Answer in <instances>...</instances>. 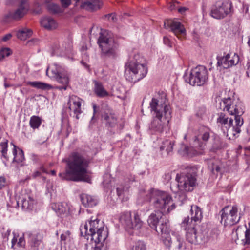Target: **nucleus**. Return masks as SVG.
<instances>
[{"label":"nucleus","instance_id":"f257e3e1","mask_svg":"<svg viewBox=\"0 0 250 250\" xmlns=\"http://www.w3.org/2000/svg\"><path fill=\"white\" fill-rule=\"evenodd\" d=\"M90 162L89 158L84 154L72 152L66 160L68 169L65 172L60 173L59 176L66 180L89 182L90 180L86 175Z\"/></svg>","mask_w":250,"mask_h":250},{"label":"nucleus","instance_id":"f03ea898","mask_svg":"<svg viewBox=\"0 0 250 250\" xmlns=\"http://www.w3.org/2000/svg\"><path fill=\"white\" fill-rule=\"evenodd\" d=\"M150 106L155 116L151 123L150 129L157 133H162L167 126L171 119V111L166 94L159 92L156 97L152 98Z\"/></svg>","mask_w":250,"mask_h":250},{"label":"nucleus","instance_id":"7ed1b4c3","mask_svg":"<svg viewBox=\"0 0 250 250\" xmlns=\"http://www.w3.org/2000/svg\"><path fill=\"white\" fill-rule=\"evenodd\" d=\"M100 221L97 218L93 219V217L86 221L83 226L80 227L81 235L87 240L90 239L91 242L104 243L108 236V231L102 222L99 223Z\"/></svg>","mask_w":250,"mask_h":250},{"label":"nucleus","instance_id":"20e7f679","mask_svg":"<svg viewBox=\"0 0 250 250\" xmlns=\"http://www.w3.org/2000/svg\"><path fill=\"white\" fill-rule=\"evenodd\" d=\"M145 196V201L151 202L155 210L168 214L175 208L171 196L167 192L151 189Z\"/></svg>","mask_w":250,"mask_h":250},{"label":"nucleus","instance_id":"39448f33","mask_svg":"<svg viewBox=\"0 0 250 250\" xmlns=\"http://www.w3.org/2000/svg\"><path fill=\"white\" fill-rule=\"evenodd\" d=\"M143 61L144 58L139 54L134 55L125 70V76L127 81L135 83L146 76L147 68Z\"/></svg>","mask_w":250,"mask_h":250},{"label":"nucleus","instance_id":"423d86ee","mask_svg":"<svg viewBox=\"0 0 250 250\" xmlns=\"http://www.w3.org/2000/svg\"><path fill=\"white\" fill-rule=\"evenodd\" d=\"M198 171L196 166H188L185 167L182 172L177 174L176 181L177 184L175 185L178 190L186 192L193 190L197 185Z\"/></svg>","mask_w":250,"mask_h":250},{"label":"nucleus","instance_id":"0eeeda50","mask_svg":"<svg viewBox=\"0 0 250 250\" xmlns=\"http://www.w3.org/2000/svg\"><path fill=\"white\" fill-rule=\"evenodd\" d=\"M97 43L101 50L102 57L110 59H115L117 57L119 45L111 32L102 30Z\"/></svg>","mask_w":250,"mask_h":250},{"label":"nucleus","instance_id":"6e6552de","mask_svg":"<svg viewBox=\"0 0 250 250\" xmlns=\"http://www.w3.org/2000/svg\"><path fill=\"white\" fill-rule=\"evenodd\" d=\"M210 138H212L213 139V143L212 144L213 149L217 150L221 148L222 142L219 136L212 132L210 128L205 126L200 127L198 134L194 137L193 140L194 147L201 150H204Z\"/></svg>","mask_w":250,"mask_h":250},{"label":"nucleus","instance_id":"1a4fd4ad","mask_svg":"<svg viewBox=\"0 0 250 250\" xmlns=\"http://www.w3.org/2000/svg\"><path fill=\"white\" fill-rule=\"evenodd\" d=\"M183 78L186 83L191 85L202 86L207 81L208 70L204 66L198 65L192 69L189 74L186 72Z\"/></svg>","mask_w":250,"mask_h":250},{"label":"nucleus","instance_id":"9d476101","mask_svg":"<svg viewBox=\"0 0 250 250\" xmlns=\"http://www.w3.org/2000/svg\"><path fill=\"white\" fill-rule=\"evenodd\" d=\"M165 214V213L154 210L147 219L149 226L158 233L167 234L169 232V220Z\"/></svg>","mask_w":250,"mask_h":250},{"label":"nucleus","instance_id":"9b49d317","mask_svg":"<svg viewBox=\"0 0 250 250\" xmlns=\"http://www.w3.org/2000/svg\"><path fill=\"white\" fill-rule=\"evenodd\" d=\"M221 216V223L225 226H231L237 223L243 213L239 212L237 206H227L219 212Z\"/></svg>","mask_w":250,"mask_h":250},{"label":"nucleus","instance_id":"f8f14e48","mask_svg":"<svg viewBox=\"0 0 250 250\" xmlns=\"http://www.w3.org/2000/svg\"><path fill=\"white\" fill-rule=\"evenodd\" d=\"M232 2L229 0L217 1L211 7L210 15L216 19H223L232 12Z\"/></svg>","mask_w":250,"mask_h":250},{"label":"nucleus","instance_id":"ddd939ff","mask_svg":"<svg viewBox=\"0 0 250 250\" xmlns=\"http://www.w3.org/2000/svg\"><path fill=\"white\" fill-rule=\"evenodd\" d=\"M46 74L52 77L55 78L57 81L62 83L63 85L58 86L56 88L59 90H65L69 83V77L67 72L61 66L54 64L52 66L46 70Z\"/></svg>","mask_w":250,"mask_h":250},{"label":"nucleus","instance_id":"4468645a","mask_svg":"<svg viewBox=\"0 0 250 250\" xmlns=\"http://www.w3.org/2000/svg\"><path fill=\"white\" fill-rule=\"evenodd\" d=\"M119 219L121 224L127 229H132L138 230L142 228L144 225V222L141 220L138 212L136 211L133 212V220L131 212L129 211L122 213Z\"/></svg>","mask_w":250,"mask_h":250},{"label":"nucleus","instance_id":"2eb2a0df","mask_svg":"<svg viewBox=\"0 0 250 250\" xmlns=\"http://www.w3.org/2000/svg\"><path fill=\"white\" fill-rule=\"evenodd\" d=\"M220 107L223 111H227L230 115L243 114L244 109L240 102L236 101L234 98L228 97L223 98L220 102Z\"/></svg>","mask_w":250,"mask_h":250},{"label":"nucleus","instance_id":"dca6fc26","mask_svg":"<svg viewBox=\"0 0 250 250\" xmlns=\"http://www.w3.org/2000/svg\"><path fill=\"white\" fill-rule=\"evenodd\" d=\"M27 0H20L18 8L15 11H10L5 14L3 18L5 22H9L12 20H18L22 18L26 14V4Z\"/></svg>","mask_w":250,"mask_h":250},{"label":"nucleus","instance_id":"f3484780","mask_svg":"<svg viewBox=\"0 0 250 250\" xmlns=\"http://www.w3.org/2000/svg\"><path fill=\"white\" fill-rule=\"evenodd\" d=\"M101 120L108 128L114 127L117 123V118L112 110L108 106H103L101 111Z\"/></svg>","mask_w":250,"mask_h":250},{"label":"nucleus","instance_id":"a211bd4d","mask_svg":"<svg viewBox=\"0 0 250 250\" xmlns=\"http://www.w3.org/2000/svg\"><path fill=\"white\" fill-rule=\"evenodd\" d=\"M164 26L166 29L170 30L178 38H181L186 34V29L183 24L177 20H168L164 21Z\"/></svg>","mask_w":250,"mask_h":250},{"label":"nucleus","instance_id":"6ab92c4d","mask_svg":"<svg viewBox=\"0 0 250 250\" xmlns=\"http://www.w3.org/2000/svg\"><path fill=\"white\" fill-rule=\"evenodd\" d=\"M239 61V57L238 54L234 53L231 57L229 54H227L225 56L220 58L217 57V66L224 69H227L236 65Z\"/></svg>","mask_w":250,"mask_h":250},{"label":"nucleus","instance_id":"aec40b11","mask_svg":"<svg viewBox=\"0 0 250 250\" xmlns=\"http://www.w3.org/2000/svg\"><path fill=\"white\" fill-rule=\"evenodd\" d=\"M82 101L79 97L75 95H72L70 96L68 102L69 109L70 111L73 112L74 116H75L77 119H79L78 116L82 113L81 109Z\"/></svg>","mask_w":250,"mask_h":250},{"label":"nucleus","instance_id":"412c9836","mask_svg":"<svg viewBox=\"0 0 250 250\" xmlns=\"http://www.w3.org/2000/svg\"><path fill=\"white\" fill-rule=\"evenodd\" d=\"M190 218L189 216L185 218L181 224L182 227L184 228V229L187 230L186 238L187 240L190 243L194 244L193 242L194 239L196 240V229L194 226H191L189 224Z\"/></svg>","mask_w":250,"mask_h":250},{"label":"nucleus","instance_id":"4be33fe9","mask_svg":"<svg viewBox=\"0 0 250 250\" xmlns=\"http://www.w3.org/2000/svg\"><path fill=\"white\" fill-rule=\"evenodd\" d=\"M217 122L219 126L221 127L224 132L229 131L230 133H232L231 128L233 122L232 118H229L224 113H220L217 119Z\"/></svg>","mask_w":250,"mask_h":250},{"label":"nucleus","instance_id":"5701e85b","mask_svg":"<svg viewBox=\"0 0 250 250\" xmlns=\"http://www.w3.org/2000/svg\"><path fill=\"white\" fill-rule=\"evenodd\" d=\"M12 154L14 156L12 163H16L18 168L25 165L24 163L25 157L23 151L22 149L18 148L16 145H13Z\"/></svg>","mask_w":250,"mask_h":250},{"label":"nucleus","instance_id":"b1692460","mask_svg":"<svg viewBox=\"0 0 250 250\" xmlns=\"http://www.w3.org/2000/svg\"><path fill=\"white\" fill-rule=\"evenodd\" d=\"M61 244H63L64 250H75V248L71 243V236L70 232L68 230L63 232L61 236Z\"/></svg>","mask_w":250,"mask_h":250},{"label":"nucleus","instance_id":"393cba45","mask_svg":"<svg viewBox=\"0 0 250 250\" xmlns=\"http://www.w3.org/2000/svg\"><path fill=\"white\" fill-rule=\"evenodd\" d=\"M172 240L173 246L178 250L186 249V244L182 235L178 232H172Z\"/></svg>","mask_w":250,"mask_h":250},{"label":"nucleus","instance_id":"a878e982","mask_svg":"<svg viewBox=\"0 0 250 250\" xmlns=\"http://www.w3.org/2000/svg\"><path fill=\"white\" fill-rule=\"evenodd\" d=\"M102 3L100 0H89L83 2L81 7L88 11H95L100 9Z\"/></svg>","mask_w":250,"mask_h":250},{"label":"nucleus","instance_id":"bb28decb","mask_svg":"<svg viewBox=\"0 0 250 250\" xmlns=\"http://www.w3.org/2000/svg\"><path fill=\"white\" fill-rule=\"evenodd\" d=\"M51 208L58 214H66L69 212V208L65 203H53L51 204Z\"/></svg>","mask_w":250,"mask_h":250},{"label":"nucleus","instance_id":"cd10ccee","mask_svg":"<svg viewBox=\"0 0 250 250\" xmlns=\"http://www.w3.org/2000/svg\"><path fill=\"white\" fill-rule=\"evenodd\" d=\"M82 204L85 207H93L98 203V199L94 196L86 194H82L81 196Z\"/></svg>","mask_w":250,"mask_h":250},{"label":"nucleus","instance_id":"c85d7f7f","mask_svg":"<svg viewBox=\"0 0 250 250\" xmlns=\"http://www.w3.org/2000/svg\"><path fill=\"white\" fill-rule=\"evenodd\" d=\"M174 142L170 140H166L162 142L160 149L162 155L166 156L169 155L173 150Z\"/></svg>","mask_w":250,"mask_h":250},{"label":"nucleus","instance_id":"c756f323","mask_svg":"<svg viewBox=\"0 0 250 250\" xmlns=\"http://www.w3.org/2000/svg\"><path fill=\"white\" fill-rule=\"evenodd\" d=\"M30 244L35 250H38L40 246L42 243L43 236L40 233L35 234H30Z\"/></svg>","mask_w":250,"mask_h":250},{"label":"nucleus","instance_id":"7c9ffc66","mask_svg":"<svg viewBox=\"0 0 250 250\" xmlns=\"http://www.w3.org/2000/svg\"><path fill=\"white\" fill-rule=\"evenodd\" d=\"M41 25L47 30L55 29L57 27L56 21L50 17H45L41 20Z\"/></svg>","mask_w":250,"mask_h":250},{"label":"nucleus","instance_id":"2f4dec72","mask_svg":"<svg viewBox=\"0 0 250 250\" xmlns=\"http://www.w3.org/2000/svg\"><path fill=\"white\" fill-rule=\"evenodd\" d=\"M170 188L172 192L176 194L175 198L177 199V201L179 203V205L180 206L182 205L187 201L188 198L185 191L178 190V188L174 185L171 186Z\"/></svg>","mask_w":250,"mask_h":250},{"label":"nucleus","instance_id":"473e14b6","mask_svg":"<svg viewBox=\"0 0 250 250\" xmlns=\"http://www.w3.org/2000/svg\"><path fill=\"white\" fill-rule=\"evenodd\" d=\"M190 212L191 222L193 221L195 222L199 221L203 217L201 209L197 206H191Z\"/></svg>","mask_w":250,"mask_h":250},{"label":"nucleus","instance_id":"72a5a7b5","mask_svg":"<svg viewBox=\"0 0 250 250\" xmlns=\"http://www.w3.org/2000/svg\"><path fill=\"white\" fill-rule=\"evenodd\" d=\"M243 114H237L234 115L235 120V125L234 126L232 125V133L234 136H235L236 134H238L241 132L240 127L243 124V120L241 117Z\"/></svg>","mask_w":250,"mask_h":250},{"label":"nucleus","instance_id":"f704fd0d","mask_svg":"<svg viewBox=\"0 0 250 250\" xmlns=\"http://www.w3.org/2000/svg\"><path fill=\"white\" fill-rule=\"evenodd\" d=\"M94 92L96 95L100 98L104 97L108 95V93L104 88L103 85L97 82L95 83Z\"/></svg>","mask_w":250,"mask_h":250},{"label":"nucleus","instance_id":"c9c22d12","mask_svg":"<svg viewBox=\"0 0 250 250\" xmlns=\"http://www.w3.org/2000/svg\"><path fill=\"white\" fill-rule=\"evenodd\" d=\"M196 240L194 239V244H203L208 241L207 233L204 231H197L196 230Z\"/></svg>","mask_w":250,"mask_h":250},{"label":"nucleus","instance_id":"e433bc0d","mask_svg":"<svg viewBox=\"0 0 250 250\" xmlns=\"http://www.w3.org/2000/svg\"><path fill=\"white\" fill-rule=\"evenodd\" d=\"M21 202L23 209L31 210L33 209L35 201L31 197L28 196L27 199H23Z\"/></svg>","mask_w":250,"mask_h":250},{"label":"nucleus","instance_id":"4c0bfd02","mask_svg":"<svg viewBox=\"0 0 250 250\" xmlns=\"http://www.w3.org/2000/svg\"><path fill=\"white\" fill-rule=\"evenodd\" d=\"M28 84L32 87L42 90H49L52 87V86L49 84L37 81L29 82Z\"/></svg>","mask_w":250,"mask_h":250},{"label":"nucleus","instance_id":"58836bf2","mask_svg":"<svg viewBox=\"0 0 250 250\" xmlns=\"http://www.w3.org/2000/svg\"><path fill=\"white\" fill-rule=\"evenodd\" d=\"M42 124V119L38 116H32L29 121L30 126L33 129H38Z\"/></svg>","mask_w":250,"mask_h":250},{"label":"nucleus","instance_id":"ea45409f","mask_svg":"<svg viewBox=\"0 0 250 250\" xmlns=\"http://www.w3.org/2000/svg\"><path fill=\"white\" fill-rule=\"evenodd\" d=\"M222 166V164L219 160H214L210 162L208 167L212 172L215 174V171L217 173L221 171Z\"/></svg>","mask_w":250,"mask_h":250},{"label":"nucleus","instance_id":"a19ab883","mask_svg":"<svg viewBox=\"0 0 250 250\" xmlns=\"http://www.w3.org/2000/svg\"><path fill=\"white\" fill-rule=\"evenodd\" d=\"M32 34V31L28 28H24L19 30L17 33V37L21 40H24L30 37Z\"/></svg>","mask_w":250,"mask_h":250},{"label":"nucleus","instance_id":"79ce46f5","mask_svg":"<svg viewBox=\"0 0 250 250\" xmlns=\"http://www.w3.org/2000/svg\"><path fill=\"white\" fill-rule=\"evenodd\" d=\"M52 0H45L47 3V8L48 10L53 13H58L61 12V9L57 4L54 3H50Z\"/></svg>","mask_w":250,"mask_h":250},{"label":"nucleus","instance_id":"37998d69","mask_svg":"<svg viewBox=\"0 0 250 250\" xmlns=\"http://www.w3.org/2000/svg\"><path fill=\"white\" fill-rule=\"evenodd\" d=\"M183 149L182 148L179 150V152L181 153V154L188 155L190 156L195 155L197 154V152L196 151H193V148L191 147H189L187 146H183Z\"/></svg>","mask_w":250,"mask_h":250},{"label":"nucleus","instance_id":"c03bdc74","mask_svg":"<svg viewBox=\"0 0 250 250\" xmlns=\"http://www.w3.org/2000/svg\"><path fill=\"white\" fill-rule=\"evenodd\" d=\"M103 246V243H94L86 244L85 245V250H101V248Z\"/></svg>","mask_w":250,"mask_h":250},{"label":"nucleus","instance_id":"a18cd8bd","mask_svg":"<svg viewBox=\"0 0 250 250\" xmlns=\"http://www.w3.org/2000/svg\"><path fill=\"white\" fill-rule=\"evenodd\" d=\"M62 48L64 49L66 53L70 54L73 55L72 50V42L69 39H67L62 44Z\"/></svg>","mask_w":250,"mask_h":250},{"label":"nucleus","instance_id":"49530a36","mask_svg":"<svg viewBox=\"0 0 250 250\" xmlns=\"http://www.w3.org/2000/svg\"><path fill=\"white\" fill-rule=\"evenodd\" d=\"M129 188L130 186L128 184H126L125 186L120 185L116 188L117 195L120 197L125 194L128 191Z\"/></svg>","mask_w":250,"mask_h":250},{"label":"nucleus","instance_id":"de8ad7c7","mask_svg":"<svg viewBox=\"0 0 250 250\" xmlns=\"http://www.w3.org/2000/svg\"><path fill=\"white\" fill-rule=\"evenodd\" d=\"M249 228L247 229L245 232V238L242 239L243 245H250V223H249Z\"/></svg>","mask_w":250,"mask_h":250},{"label":"nucleus","instance_id":"09e8293b","mask_svg":"<svg viewBox=\"0 0 250 250\" xmlns=\"http://www.w3.org/2000/svg\"><path fill=\"white\" fill-rule=\"evenodd\" d=\"M12 54V51L9 48H3L0 50V61L6 57L10 56Z\"/></svg>","mask_w":250,"mask_h":250},{"label":"nucleus","instance_id":"8fccbe9b","mask_svg":"<svg viewBox=\"0 0 250 250\" xmlns=\"http://www.w3.org/2000/svg\"><path fill=\"white\" fill-rule=\"evenodd\" d=\"M130 250H146V247L143 242L139 241L135 243Z\"/></svg>","mask_w":250,"mask_h":250},{"label":"nucleus","instance_id":"3c124183","mask_svg":"<svg viewBox=\"0 0 250 250\" xmlns=\"http://www.w3.org/2000/svg\"><path fill=\"white\" fill-rule=\"evenodd\" d=\"M8 140L6 139H3L0 142V151L3 152L5 151H8Z\"/></svg>","mask_w":250,"mask_h":250},{"label":"nucleus","instance_id":"603ef678","mask_svg":"<svg viewBox=\"0 0 250 250\" xmlns=\"http://www.w3.org/2000/svg\"><path fill=\"white\" fill-rule=\"evenodd\" d=\"M7 151H8L0 152L1 153V159L5 166H7V163L9 160Z\"/></svg>","mask_w":250,"mask_h":250},{"label":"nucleus","instance_id":"864d4df0","mask_svg":"<svg viewBox=\"0 0 250 250\" xmlns=\"http://www.w3.org/2000/svg\"><path fill=\"white\" fill-rule=\"evenodd\" d=\"M165 245L168 249H170L172 244V235L171 237H167L163 240Z\"/></svg>","mask_w":250,"mask_h":250},{"label":"nucleus","instance_id":"5fc2aeb1","mask_svg":"<svg viewBox=\"0 0 250 250\" xmlns=\"http://www.w3.org/2000/svg\"><path fill=\"white\" fill-rule=\"evenodd\" d=\"M25 240L24 237V235L20 237L19 239V241L17 242V247L19 248H24L25 246Z\"/></svg>","mask_w":250,"mask_h":250},{"label":"nucleus","instance_id":"6e6d98bb","mask_svg":"<svg viewBox=\"0 0 250 250\" xmlns=\"http://www.w3.org/2000/svg\"><path fill=\"white\" fill-rule=\"evenodd\" d=\"M105 18L107 19L109 21L115 22L117 21V18L115 14L111 13L105 15Z\"/></svg>","mask_w":250,"mask_h":250},{"label":"nucleus","instance_id":"4d7b16f0","mask_svg":"<svg viewBox=\"0 0 250 250\" xmlns=\"http://www.w3.org/2000/svg\"><path fill=\"white\" fill-rule=\"evenodd\" d=\"M12 234L13 235V238L11 241V248L15 249L14 246L17 242V237L18 235L17 233L14 231L13 232Z\"/></svg>","mask_w":250,"mask_h":250},{"label":"nucleus","instance_id":"13d9d810","mask_svg":"<svg viewBox=\"0 0 250 250\" xmlns=\"http://www.w3.org/2000/svg\"><path fill=\"white\" fill-rule=\"evenodd\" d=\"M6 185V179L4 176H0V189H1Z\"/></svg>","mask_w":250,"mask_h":250},{"label":"nucleus","instance_id":"bf43d9fd","mask_svg":"<svg viewBox=\"0 0 250 250\" xmlns=\"http://www.w3.org/2000/svg\"><path fill=\"white\" fill-rule=\"evenodd\" d=\"M135 177L134 175L132 174H128L126 178L125 179V182H127L129 184L130 183L133 182L135 181Z\"/></svg>","mask_w":250,"mask_h":250},{"label":"nucleus","instance_id":"052dcab7","mask_svg":"<svg viewBox=\"0 0 250 250\" xmlns=\"http://www.w3.org/2000/svg\"><path fill=\"white\" fill-rule=\"evenodd\" d=\"M62 7L66 8L71 4V0H61Z\"/></svg>","mask_w":250,"mask_h":250},{"label":"nucleus","instance_id":"680f3d73","mask_svg":"<svg viewBox=\"0 0 250 250\" xmlns=\"http://www.w3.org/2000/svg\"><path fill=\"white\" fill-rule=\"evenodd\" d=\"M163 42L165 44L167 45L169 47H172V42L167 37H164Z\"/></svg>","mask_w":250,"mask_h":250},{"label":"nucleus","instance_id":"e2e57ef3","mask_svg":"<svg viewBox=\"0 0 250 250\" xmlns=\"http://www.w3.org/2000/svg\"><path fill=\"white\" fill-rule=\"evenodd\" d=\"M41 174H42V173H41V172L40 171V170H36L35 171H34L32 173V177L33 178H36L37 177L41 176Z\"/></svg>","mask_w":250,"mask_h":250},{"label":"nucleus","instance_id":"0e129e2a","mask_svg":"<svg viewBox=\"0 0 250 250\" xmlns=\"http://www.w3.org/2000/svg\"><path fill=\"white\" fill-rule=\"evenodd\" d=\"M92 107H93V115L92 117V120H93L96 116V113L97 112V109L98 108L96 104H95V103H92Z\"/></svg>","mask_w":250,"mask_h":250},{"label":"nucleus","instance_id":"69168bd1","mask_svg":"<svg viewBox=\"0 0 250 250\" xmlns=\"http://www.w3.org/2000/svg\"><path fill=\"white\" fill-rule=\"evenodd\" d=\"M163 178L166 181H169L171 178V174L169 172L166 173L164 174Z\"/></svg>","mask_w":250,"mask_h":250},{"label":"nucleus","instance_id":"338daca9","mask_svg":"<svg viewBox=\"0 0 250 250\" xmlns=\"http://www.w3.org/2000/svg\"><path fill=\"white\" fill-rule=\"evenodd\" d=\"M11 230L8 229L5 231L4 233L2 234L3 237L4 238H6L7 240L8 239V237L10 235Z\"/></svg>","mask_w":250,"mask_h":250},{"label":"nucleus","instance_id":"774afa93","mask_svg":"<svg viewBox=\"0 0 250 250\" xmlns=\"http://www.w3.org/2000/svg\"><path fill=\"white\" fill-rule=\"evenodd\" d=\"M247 69L246 74H247V75L249 77H250V62H248L247 63Z\"/></svg>","mask_w":250,"mask_h":250}]
</instances>
